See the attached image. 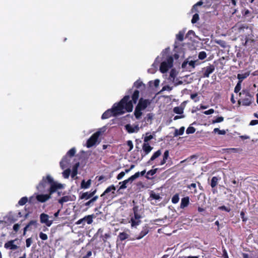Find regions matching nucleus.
<instances>
[{
    "instance_id": "f257e3e1",
    "label": "nucleus",
    "mask_w": 258,
    "mask_h": 258,
    "mask_svg": "<svg viewBox=\"0 0 258 258\" xmlns=\"http://www.w3.org/2000/svg\"><path fill=\"white\" fill-rule=\"evenodd\" d=\"M130 95H125L120 101L115 103L111 109H107L102 115V119H107L112 116H116L119 114H122L124 113V109L127 112H132L133 109V104L132 101L130 100Z\"/></svg>"
},
{
    "instance_id": "f03ea898",
    "label": "nucleus",
    "mask_w": 258,
    "mask_h": 258,
    "mask_svg": "<svg viewBox=\"0 0 258 258\" xmlns=\"http://www.w3.org/2000/svg\"><path fill=\"white\" fill-rule=\"evenodd\" d=\"M47 182L50 184V187L49 189V194L50 195L55 192L57 189H61L63 187V185L61 184L55 182L53 178L48 175L46 177H43L42 180L37 185V188L38 190L40 191H42L45 189Z\"/></svg>"
},
{
    "instance_id": "7ed1b4c3",
    "label": "nucleus",
    "mask_w": 258,
    "mask_h": 258,
    "mask_svg": "<svg viewBox=\"0 0 258 258\" xmlns=\"http://www.w3.org/2000/svg\"><path fill=\"white\" fill-rule=\"evenodd\" d=\"M241 98L238 101V104L242 103L243 106H249L254 100L253 96L246 90H243L239 93Z\"/></svg>"
},
{
    "instance_id": "20e7f679",
    "label": "nucleus",
    "mask_w": 258,
    "mask_h": 258,
    "mask_svg": "<svg viewBox=\"0 0 258 258\" xmlns=\"http://www.w3.org/2000/svg\"><path fill=\"white\" fill-rule=\"evenodd\" d=\"M76 149L73 148L71 149L67 153L65 156H64L60 162V166L62 169H64L68 167L69 164L70 160L69 159V157H73L76 153Z\"/></svg>"
},
{
    "instance_id": "39448f33",
    "label": "nucleus",
    "mask_w": 258,
    "mask_h": 258,
    "mask_svg": "<svg viewBox=\"0 0 258 258\" xmlns=\"http://www.w3.org/2000/svg\"><path fill=\"white\" fill-rule=\"evenodd\" d=\"M173 58L172 56H169L166 60L162 61L160 66V71L162 73H166L168 70L173 67Z\"/></svg>"
},
{
    "instance_id": "423d86ee",
    "label": "nucleus",
    "mask_w": 258,
    "mask_h": 258,
    "mask_svg": "<svg viewBox=\"0 0 258 258\" xmlns=\"http://www.w3.org/2000/svg\"><path fill=\"white\" fill-rule=\"evenodd\" d=\"M190 58V57L189 56L188 58L185 59L181 64V68L184 71L190 72L191 69H194L196 67V63L198 61V60H189Z\"/></svg>"
},
{
    "instance_id": "0eeeda50",
    "label": "nucleus",
    "mask_w": 258,
    "mask_h": 258,
    "mask_svg": "<svg viewBox=\"0 0 258 258\" xmlns=\"http://www.w3.org/2000/svg\"><path fill=\"white\" fill-rule=\"evenodd\" d=\"M184 33V31H180L176 35V39L174 44V48L177 52H179V49L181 46V44L180 42L183 40Z\"/></svg>"
},
{
    "instance_id": "6e6552de",
    "label": "nucleus",
    "mask_w": 258,
    "mask_h": 258,
    "mask_svg": "<svg viewBox=\"0 0 258 258\" xmlns=\"http://www.w3.org/2000/svg\"><path fill=\"white\" fill-rule=\"evenodd\" d=\"M215 70V67L214 64H209L208 66L202 69V78H209L210 74H212Z\"/></svg>"
},
{
    "instance_id": "1a4fd4ad",
    "label": "nucleus",
    "mask_w": 258,
    "mask_h": 258,
    "mask_svg": "<svg viewBox=\"0 0 258 258\" xmlns=\"http://www.w3.org/2000/svg\"><path fill=\"white\" fill-rule=\"evenodd\" d=\"M101 135V132L97 131L93 134L87 141L86 146L87 148H91L97 143L99 136Z\"/></svg>"
},
{
    "instance_id": "9d476101",
    "label": "nucleus",
    "mask_w": 258,
    "mask_h": 258,
    "mask_svg": "<svg viewBox=\"0 0 258 258\" xmlns=\"http://www.w3.org/2000/svg\"><path fill=\"white\" fill-rule=\"evenodd\" d=\"M96 217V216L94 214L86 216L84 218L79 220L76 222V224H82L83 226L85 225L86 223L88 224H91L93 222V219Z\"/></svg>"
},
{
    "instance_id": "9b49d317",
    "label": "nucleus",
    "mask_w": 258,
    "mask_h": 258,
    "mask_svg": "<svg viewBox=\"0 0 258 258\" xmlns=\"http://www.w3.org/2000/svg\"><path fill=\"white\" fill-rule=\"evenodd\" d=\"M151 103V100L149 99H144L143 98L140 99L138 104L136 106L139 107L142 110L145 109Z\"/></svg>"
},
{
    "instance_id": "f8f14e48",
    "label": "nucleus",
    "mask_w": 258,
    "mask_h": 258,
    "mask_svg": "<svg viewBox=\"0 0 258 258\" xmlns=\"http://www.w3.org/2000/svg\"><path fill=\"white\" fill-rule=\"evenodd\" d=\"M131 217L130 222L132 227H136L141 224V219L143 218V216L131 215Z\"/></svg>"
},
{
    "instance_id": "ddd939ff",
    "label": "nucleus",
    "mask_w": 258,
    "mask_h": 258,
    "mask_svg": "<svg viewBox=\"0 0 258 258\" xmlns=\"http://www.w3.org/2000/svg\"><path fill=\"white\" fill-rule=\"evenodd\" d=\"M143 152L141 153V158L143 159L144 157L147 155L153 149L149 143H144L142 146Z\"/></svg>"
},
{
    "instance_id": "4468645a",
    "label": "nucleus",
    "mask_w": 258,
    "mask_h": 258,
    "mask_svg": "<svg viewBox=\"0 0 258 258\" xmlns=\"http://www.w3.org/2000/svg\"><path fill=\"white\" fill-rule=\"evenodd\" d=\"M49 216L45 213H42L40 216V222L44 223L48 227H49L52 224V220H49Z\"/></svg>"
},
{
    "instance_id": "2eb2a0df",
    "label": "nucleus",
    "mask_w": 258,
    "mask_h": 258,
    "mask_svg": "<svg viewBox=\"0 0 258 258\" xmlns=\"http://www.w3.org/2000/svg\"><path fill=\"white\" fill-rule=\"evenodd\" d=\"M97 191V189H95V190L93 191H90L89 192L87 191L85 192H83L80 196V199L83 200H88L93 197L94 195L96 194Z\"/></svg>"
},
{
    "instance_id": "dca6fc26",
    "label": "nucleus",
    "mask_w": 258,
    "mask_h": 258,
    "mask_svg": "<svg viewBox=\"0 0 258 258\" xmlns=\"http://www.w3.org/2000/svg\"><path fill=\"white\" fill-rule=\"evenodd\" d=\"M133 215L143 216L144 210L139 206L134 205L133 208Z\"/></svg>"
},
{
    "instance_id": "f3484780",
    "label": "nucleus",
    "mask_w": 258,
    "mask_h": 258,
    "mask_svg": "<svg viewBox=\"0 0 258 258\" xmlns=\"http://www.w3.org/2000/svg\"><path fill=\"white\" fill-rule=\"evenodd\" d=\"M16 240V239L11 240L5 243L4 245L5 248L11 250L17 249L18 248V246L14 244V242Z\"/></svg>"
},
{
    "instance_id": "a211bd4d",
    "label": "nucleus",
    "mask_w": 258,
    "mask_h": 258,
    "mask_svg": "<svg viewBox=\"0 0 258 258\" xmlns=\"http://www.w3.org/2000/svg\"><path fill=\"white\" fill-rule=\"evenodd\" d=\"M247 28L248 26L246 25L239 23H237L234 27H232L233 29H234L235 31H237L239 33H243L244 29Z\"/></svg>"
},
{
    "instance_id": "6ab92c4d",
    "label": "nucleus",
    "mask_w": 258,
    "mask_h": 258,
    "mask_svg": "<svg viewBox=\"0 0 258 258\" xmlns=\"http://www.w3.org/2000/svg\"><path fill=\"white\" fill-rule=\"evenodd\" d=\"M51 198V195L48 194H40L36 196V199L37 200L41 203H44L48 200Z\"/></svg>"
},
{
    "instance_id": "aec40b11",
    "label": "nucleus",
    "mask_w": 258,
    "mask_h": 258,
    "mask_svg": "<svg viewBox=\"0 0 258 258\" xmlns=\"http://www.w3.org/2000/svg\"><path fill=\"white\" fill-rule=\"evenodd\" d=\"M243 258H258V252L255 251H248L247 253H242Z\"/></svg>"
},
{
    "instance_id": "412c9836",
    "label": "nucleus",
    "mask_w": 258,
    "mask_h": 258,
    "mask_svg": "<svg viewBox=\"0 0 258 258\" xmlns=\"http://www.w3.org/2000/svg\"><path fill=\"white\" fill-rule=\"evenodd\" d=\"M149 232V228L147 225H145L143 227L142 231L136 237V239H140L146 235Z\"/></svg>"
},
{
    "instance_id": "4be33fe9",
    "label": "nucleus",
    "mask_w": 258,
    "mask_h": 258,
    "mask_svg": "<svg viewBox=\"0 0 258 258\" xmlns=\"http://www.w3.org/2000/svg\"><path fill=\"white\" fill-rule=\"evenodd\" d=\"M189 204V197H185L181 199L180 203V208L184 209L187 207Z\"/></svg>"
},
{
    "instance_id": "5701e85b",
    "label": "nucleus",
    "mask_w": 258,
    "mask_h": 258,
    "mask_svg": "<svg viewBox=\"0 0 258 258\" xmlns=\"http://www.w3.org/2000/svg\"><path fill=\"white\" fill-rule=\"evenodd\" d=\"M116 190V187L114 185H111L108 186L105 191L101 194V197H102L105 196L106 194L109 193V192H112V194H114V191Z\"/></svg>"
},
{
    "instance_id": "b1692460",
    "label": "nucleus",
    "mask_w": 258,
    "mask_h": 258,
    "mask_svg": "<svg viewBox=\"0 0 258 258\" xmlns=\"http://www.w3.org/2000/svg\"><path fill=\"white\" fill-rule=\"evenodd\" d=\"M125 130L127 131V132L130 134L137 132L139 130L137 126H136L135 127H133L130 124H127L125 125Z\"/></svg>"
},
{
    "instance_id": "393cba45",
    "label": "nucleus",
    "mask_w": 258,
    "mask_h": 258,
    "mask_svg": "<svg viewBox=\"0 0 258 258\" xmlns=\"http://www.w3.org/2000/svg\"><path fill=\"white\" fill-rule=\"evenodd\" d=\"M221 179L220 177L213 176L211 181L210 185L213 188L215 187L218 183V181Z\"/></svg>"
},
{
    "instance_id": "a878e982",
    "label": "nucleus",
    "mask_w": 258,
    "mask_h": 258,
    "mask_svg": "<svg viewBox=\"0 0 258 258\" xmlns=\"http://www.w3.org/2000/svg\"><path fill=\"white\" fill-rule=\"evenodd\" d=\"M91 184V180L89 179L87 181L85 180H83L81 183V187L82 188L87 189L88 188Z\"/></svg>"
},
{
    "instance_id": "bb28decb",
    "label": "nucleus",
    "mask_w": 258,
    "mask_h": 258,
    "mask_svg": "<svg viewBox=\"0 0 258 258\" xmlns=\"http://www.w3.org/2000/svg\"><path fill=\"white\" fill-rule=\"evenodd\" d=\"M139 94H140L139 91L138 90H136L134 92V93L132 96V101L134 103L136 104L137 103V102L139 99Z\"/></svg>"
},
{
    "instance_id": "cd10ccee",
    "label": "nucleus",
    "mask_w": 258,
    "mask_h": 258,
    "mask_svg": "<svg viewBox=\"0 0 258 258\" xmlns=\"http://www.w3.org/2000/svg\"><path fill=\"white\" fill-rule=\"evenodd\" d=\"M130 235L125 232H120L118 235V238L120 241H122L129 237Z\"/></svg>"
},
{
    "instance_id": "c85d7f7f",
    "label": "nucleus",
    "mask_w": 258,
    "mask_h": 258,
    "mask_svg": "<svg viewBox=\"0 0 258 258\" xmlns=\"http://www.w3.org/2000/svg\"><path fill=\"white\" fill-rule=\"evenodd\" d=\"M129 182H131V180H130V178H128L127 179L124 180V181L122 182H119V184L120 185V186L119 187L118 190L120 189H123L126 188V184L128 183Z\"/></svg>"
},
{
    "instance_id": "c756f323",
    "label": "nucleus",
    "mask_w": 258,
    "mask_h": 258,
    "mask_svg": "<svg viewBox=\"0 0 258 258\" xmlns=\"http://www.w3.org/2000/svg\"><path fill=\"white\" fill-rule=\"evenodd\" d=\"M80 163L79 162L76 163L73 167L72 177L73 178L77 175L78 174V168L79 166Z\"/></svg>"
},
{
    "instance_id": "7c9ffc66",
    "label": "nucleus",
    "mask_w": 258,
    "mask_h": 258,
    "mask_svg": "<svg viewBox=\"0 0 258 258\" xmlns=\"http://www.w3.org/2000/svg\"><path fill=\"white\" fill-rule=\"evenodd\" d=\"M161 155V152L160 150H158L156 152H155L153 155L151 156L150 159L148 161V163H150L151 161H152L159 157Z\"/></svg>"
},
{
    "instance_id": "2f4dec72",
    "label": "nucleus",
    "mask_w": 258,
    "mask_h": 258,
    "mask_svg": "<svg viewBox=\"0 0 258 258\" xmlns=\"http://www.w3.org/2000/svg\"><path fill=\"white\" fill-rule=\"evenodd\" d=\"M142 110H143L141 109L137 106L136 107L135 112H134V114H135V117L137 119H139L141 117V116H142Z\"/></svg>"
},
{
    "instance_id": "473e14b6",
    "label": "nucleus",
    "mask_w": 258,
    "mask_h": 258,
    "mask_svg": "<svg viewBox=\"0 0 258 258\" xmlns=\"http://www.w3.org/2000/svg\"><path fill=\"white\" fill-rule=\"evenodd\" d=\"M249 76V73H245L244 74H238L237 75V79H238V82L241 83L242 81L247 78Z\"/></svg>"
},
{
    "instance_id": "72a5a7b5",
    "label": "nucleus",
    "mask_w": 258,
    "mask_h": 258,
    "mask_svg": "<svg viewBox=\"0 0 258 258\" xmlns=\"http://www.w3.org/2000/svg\"><path fill=\"white\" fill-rule=\"evenodd\" d=\"M184 132V127L182 126L179 130L176 129L175 130L174 136L177 137L178 136L182 135Z\"/></svg>"
},
{
    "instance_id": "f704fd0d",
    "label": "nucleus",
    "mask_w": 258,
    "mask_h": 258,
    "mask_svg": "<svg viewBox=\"0 0 258 258\" xmlns=\"http://www.w3.org/2000/svg\"><path fill=\"white\" fill-rule=\"evenodd\" d=\"M70 201V197L69 196H63L58 200V203L61 205H63L64 203Z\"/></svg>"
},
{
    "instance_id": "c9c22d12",
    "label": "nucleus",
    "mask_w": 258,
    "mask_h": 258,
    "mask_svg": "<svg viewBox=\"0 0 258 258\" xmlns=\"http://www.w3.org/2000/svg\"><path fill=\"white\" fill-rule=\"evenodd\" d=\"M36 221L34 220H31L29 222V223L24 228V234H25V232L27 230H29L30 227L32 225H36Z\"/></svg>"
},
{
    "instance_id": "e433bc0d",
    "label": "nucleus",
    "mask_w": 258,
    "mask_h": 258,
    "mask_svg": "<svg viewBox=\"0 0 258 258\" xmlns=\"http://www.w3.org/2000/svg\"><path fill=\"white\" fill-rule=\"evenodd\" d=\"M204 3L203 2V0H201L200 1L198 2L197 3L195 4L192 8V11H195L196 12H198L197 7L202 6Z\"/></svg>"
},
{
    "instance_id": "4c0bfd02",
    "label": "nucleus",
    "mask_w": 258,
    "mask_h": 258,
    "mask_svg": "<svg viewBox=\"0 0 258 258\" xmlns=\"http://www.w3.org/2000/svg\"><path fill=\"white\" fill-rule=\"evenodd\" d=\"M215 42L217 44L219 45L221 47H222L223 48H226V46H227V43L224 40H216Z\"/></svg>"
},
{
    "instance_id": "58836bf2",
    "label": "nucleus",
    "mask_w": 258,
    "mask_h": 258,
    "mask_svg": "<svg viewBox=\"0 0 258 258\" xmlns=\"http://www.w3.org/2000/svg\"><path fill=\"white\" fill-rule=\"evenodd\" d=\"M28 200L26 197H24L22 198L18 202V204L20 206H23L25 205L28 202Z\"/></svg>"
},
{
    "instance_id": "ea45409f",
    "label": "nucleus",
    "mask_w": 258,
    "mask_h": 258,
    "mask_svg": "<svg viewBox=\"0 0 258 258\" xmlns=\"http://www.w3.org/2000/svg\"><path fill=\"white\" fill-rule=\"evenodd\" d=\"M157 168L151 169L149 171H148L147 173V175L146 176V178L147 179H150V178L148 176V175L153 176L157 172Z\"/></svg>"
},
{
    "instance_id": "a19ab883",
    "label": "nucleus",
    "mask_w": 258,
    "mask_h": 258,
    "mask_svg": "<svg viewBox=\"0 0 258 258\" xmlns=\"http://www.w3.org/2000/svg\"><path fill=\"white\" fill-rule=\"evenodd\" d=\"M179 200V194H175L171 199V202L173 204H177Z\"/></svg>"
},
{
    "instance_id": "79ce46f5",
    "label": "nucleus",
    "mask_w": 258,
    "mask_h": 258,
    "mask_svg": "<svg viewBox=\"0 0 258 258\" xmlns=\"http://www.w3.org/2000/svg\"><path fill=\"white\" fill-rule=\"evenodd\" d=\"M207 57V53L205 51H202L199 52L198 54V58L199 59L203 60Z\"/></svg>"
},
{
    "instance_id": "37998d69",
    "label": "nucleus",
    "mask_w": 258,
    "mask_h": 258,
    "mask_svg": "<svg viewBox=\"0 0 258 258\" xmlns=\"http://www.w3.org/2000/svg\"><path fill=\"white\" fill-rule=\"evenodd\" d=\"M150 197L153 199L159 200L161 199V197L159 194H156L153 192H152L150 194Z\"/></svg>"
},
{
    "instance_id": "c03bdc74",
    "label": "nucleus",
    "mask_w": 258,
    "mask_h": 258,
    "mask_svg": "<svg viewBox=\"0 0 258 258\" xmlns=\"http://www.w3.org/2000/svg\"><path fill=\"white\" fill-rule=\"evenodd\" d=\"M176 76V72L174 69H171L170 72L169 77L172 78L173 80Z\"/></svg>"
},
{
    "instance_id": "a18cd8bd",
    "label": "nucleus",
    "mask_w": 258,
    "mask_h": 258,
    "mask_svg": "<svg viewBox=\"0 0 258 258\" xmlns=\"http://www.w3.org/2000/svg\"><path fill=\"white\" fill-rule=\"evenodd\" d=\"M213 132L215 133H218L219 135H225L226 134V132L225 130H220L218 128H215L213 130Z\"/></svg>"
},
{
    "instance_id": "49530a36",
    "label": "nucleus",
    "mask_w": 258,
    "mask_h": 258,
    "mask_svg": "<svg viewBox=\"0 0 258 258\" xmlns=\"http://www.w3.org/2000/svg\"><path fill=\"white\" fill-rule=\"evenodd\" d=\"M196 132V128L192 126H189L187 127L186 131L187 134H193Z\"/></svg>"
},
{
    "instance_id": "de8ad7c7",
    "label": "nucleus",
    "mask_w": 258,
    "mask_h": 258,
    "mask_svg": "<svg viewBox=\"0 0 258 258\" xmlns=\"http://www.w3.org/2000/svg\"><path fill=\"white\" fill-rule=\"evenodd\" d=\"M241 88V83L238 82L237 83L235 88H234V92L237 93L240 91Z\"/></svg>"
},
{
    "instance_id": "09e8293b",
    "label": "nucleus",
    "mask_w": 258,
    "mask_h": 258,
    "mask_svg": "<svg viewBox=\"0 0 258 258\" xmlns=\"http://www.w3.org/2000/svg\"><path fill=\"white\" fill-rule=\"evenodd\" d=\"M140 175V172H136L135 174L132 175L131 177H130V180H131V182H133L134 180L138 178Z\"/></svg>"
},
{
    "instance_id": "8fccbe9b",
    "label": "nucleus",
    "mask_w": 258,
    "mask_h": 258,
    "mask_svg": "<svg viewBox=\"0 0 258 258\" xmlns=\"http://www.w3.org/2000/svg\"><path fill=\"white\" fill-rule=\"evenodd\" d=\"M199 20V16L198 14L196 13L193 15L192 18L191 19V23L192 24H195L197 22V21Z\"/></svg>"
},
{
    "instance_id": "3c124183",
    "label": "nucleus",
    "mask_w": 258,
    "mask_h": 258,
    "mask_svg": "<svg viewBox=\"0 0 258 258\" xmlns=\"http://www.w3.org/2000/svg\"><path fill=\"white\" fill-rule=\"evenodd\" d=\"M70 173H71L70 169H67L63 172V173H62L63 176L65 178H69V177L70 176Z\"/></svg>"
},
{
    "instance_id": "603ef678",
    "label": "nucleus",
    "mask_w": 258,
    "mask_h": 258,
    "mask_svg": "<svg viewBox=\"0 0 258 258\" xmlns=\"http://www.w3.org/2000/svg\"><path fill=\"white\" fill-rule=\"evenodd\" d=\"M224 120V117L222 116H219L217 117L215 119L213 120L212 123H219L223 121Z\"/></svg>"
},
{
    "instance_id": "864d4df0",
    "label": "nucleus",
    "mask_w": 258,
    "mask_h": 258,
    "mask_svg": "<svg viewBox=\"0 0 258 258\" xmlns=\"http://www.w3.org/2000/svg\"><path fill=\"white\" fill-rule=\"evenodd\" d=\"M148 134V133L146 134L147 136L144 138V143H148V142L153 138V136L152 135H150L149 136H147Z\"/></svg>"
},
{
    "instance_id": "5fc2aeb1",
    "label": "nucleus",
    "mask_w": 258,
    "mask_h": 258,
    "mask_svg": "<svg viewBox=\"0 0 258 258\" xmlns=\"http://www.w3.org/2000/svg\"><path fill=\"white\" fill-rule=\"evenodd\" d=\"M39 237L40 239H41L43 240H46L48 238V236L46 234L42 232H40L39 233Z\"/></svg>"
},
{
    "instance_id": "6e6d98bb",
    "label": "nucleus",
    "mask_w": 258,
    "mask_h": 258,
    "mask_svg": "<svg viewBox=\"0 0 258 258\" xmlns=\"http://www.w3.org/2000/svg\"><path fill=\"white\" fill-rule=\"evenodd\" d=\"M153 119V114L152 113H148L147 114L146 117H145V119L147 122H151V121Z\"/></svg>"
},
{
    "instance_id": "4d7b16f0",
    "label": "nucleus",
    "mask_w": 258,
    "mask_h": 258,
    "mask_svg": "<svg viewBox=\"0 0 258 258\" xmlns=\"http://www.w3.org/2000/svg\"><path fill=\"white\" fill-rule=\"evenodd\" d=\"M174 112L176 114H180L182 113V110L178 107H175L173 109Z\"/></svg>"
},
{
    "instance_id": "13d9d810",
    "label": "nucleus",
    "mask_w": 258,
    "mask_h": 258,
    "mask_svg": "<svg viewBox=\"0 0 258 258\" xmlns=\"http://www.w3.org/2000/svg\"><path fill=\"white\" fill-rule=\"evenodd\" d=\"M32 239L31 237L28 238L26 240V246L27 247H29L32 243Z\"/></svg>"
},
{
    "instance_id": "bf43d9fd",
    "label": "nucleus",
    "mask_w": 258,
    "mask_h": 258,
    "mask_svg": "<svg viewBox=\"0 0 258 258\" xmlns=\"http://www.w3.org/2000/svg\"><path fill=\"white\" fill-rule=\"evenodd\" d=\"M143 82L137 80L134 83V86H135L137 88H140L143 85Z\"/></svg>"
},
{
    "instance_id": "052dcab7",
    "label": "nucleus",
    "mask_w": 258,
    "mask_h": 258,
    "mask_svg": "<svg viewBox=\"0 0 258 258\" xmlns=\"http://www.w3.org/2000/svg\"><path fill=\"white\" fill-rule=\"evenodd\" d=\"M127 145L130 147L129 149L128 150V151H131L134 147L132 141L128 140L127 141Z\"/></svg>"
},
{
    "instance_id": "680f3d73",
    "label": "nucleus",
    "mask_w": 258,
    "mask_h": 258,
    "mask_svg": "<svg viewBox=\"0 0 258 258\" xmlns=\"http://www.w3.org/2000/svg\"><path fill=\"white\" fill-rule=\"evenodd\" d=\"M101 237H102L103 242H105L106 240L110 237V235L108 233H105L104 235H101Z\"/></svg>"
},
{
    "instance_id": "e2e57ef3",
    "label": "nucleus",
    "mask_w": 258,
    "mask_h": 258,
    "mask_svg": "<svg viewBox=\"0 0 258 258\" xmlns=\"http://www.w3.org/2000/svg\"><path fill=\"white\" fill-rule=\"evenodd\" d=\"M125 175V172L124 171H122L120 173H119L117 176H116V178L118 179V180H120L122 178V177L124 176Z\"/></svg>"
},
{
    "instance_id": "0e129e2a",
    "label": "nucleus",
    "mask_w": 258,
    "mask_h": 258,
    "mask_svg": "<svg viewBox=\"0 0 258 258\" xmlns=\"http://www.w3.org/2000/svg\"><path fill=\"white\" fill-rule=\"evenodd\" d=\"M219 209L220 210H223L228 212H230V209L226 207L225 206H222L221 207H219Z\"/></svg>"
},
{
    "instance_id": "69168bd1",
    "label": "nucleus",
    "mask_w": 258,
    "mask_h": 258,
    "mask_svg": "<svg viewBox=\"0 0 258 258\" xmlns=\"http://www.w3.org/2000/svg\"><path fill=\"white\" fill-rule=\"evenodd\" d=\"M214 112V110L213 109H210L208 110L205 111L204 113L206 115H209L213 113Z\"/></svg>"
},
{
    "instance_id": "338daca9",
    "label": "nucleus",
    "mask_w": 258,
    "mask_h": 258,
    "mask_svg": "<svg viewBox=\"0 0 258 258\" xmlns=\"http://www.w3.org/2000/svg\"><path fill=\"white\" fill-rule=\"evenodd\" d=\"M20 227V224H15L13 226V229H14V230L16 232H17L19 230Z\"/></svg>"
},
{
    "instance_id": "774afa93",
    "label": "nucleus",
    "mask_w": 258,
    "mask_h": 258,
    "mask_svg": "<svg viewBox=\"0 0 258 258\" xmlns=\"http://www.w3.org/2000/svg\"><path fill=\"white\" fill-rule=\"evenodd\" d=\"M92 254V251L89 250L87 251V254L83 256L82 258H89Z\"/></svg>"
}]
</instances>
